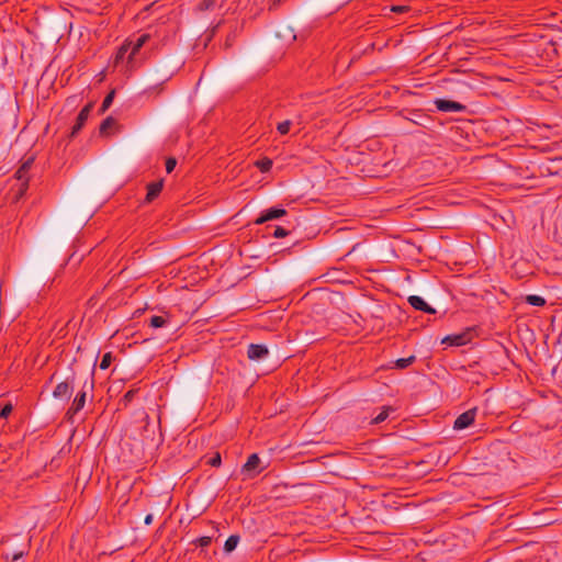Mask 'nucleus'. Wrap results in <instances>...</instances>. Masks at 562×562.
<instances>
[{"label": "nucleus", "instance_id": "obj_1", "mask_svg": "<svg viewBox=\"0 0 562 562\" xmlns=\"http://www.w3.org/2000/svg\"><path fill=\"white\" fill-rule=\"evenodd\" d=\"M75 380L76 372L70 369V373L55 386L53 397L56 400L68 401L74 392Z\"/></svg>", "mask_w": 562, "mask_h": 562}, {"label": "nucleus", "instance_id": "obj_2", "mask_svg": "<svg viewBox=\"0 0 562 562\" xmlns=\"http://www.w3.org/2000/svg\"><path fill=\"white\" fill-rule=\"evenodd\" d=\"M33 164H34V157L31 156V157L26 158L22 162V165L20 166V168L15 172L16 179L19 181H21V186H20V189H19V196H22L26 192V190H27V187H29V171L32 168Z\"/></svg>", "mask_w": 562, "mask_h": 562}, {"label": "nucleus", "instance_id": "obj_3", "mask_svg": "<svg viewBox=\"0 0 562 562\" xmlns=\"http://www.w3.org/2000/svg\"><path fill=\"white\" fill-rule=\"evenodd\" d=\"M88 384H89V389L93 390V386H94L93 379H91L90 382L85 381L81 391H79L77 393L76 397L72 401L71 406L69 407V409L67 412V414H74L75 415V414L79 413L85 407L86 397H87L86 389H87Z\"/></svg>", "mask_w": 562, "mask_h": 562}, {"label": "nucleus", "instance_id": "obj_4", "mask_svg": "<svg viewBox=\"0 0 562 562\" xmlns=\"http://www.w3.org/2000/svg\"><path fill=\"white\" fill-rule=\"evenodd\" d=\"M93 106H94V103L93 102H89L88 104H86L81 109V111L77 115L76 123L71 127V132H70V135H69L70 138L76 137L77 134L82 130V127L85 126V124H86V122H87L91 111L93 110Z\"/></svg>", "mask_w": 562, "mask_h": 562}, {"label": "nucleus", "instance_id": "obj_5", "mask_svg": "<svg viewBox=\"0 0 562 562\" xmlns=\"http://www.w3.org/2000/svg\"><path fill=\"white\" fill-rule=\"evenodd\" d=\"M440 112H465L467 106L460 102L437 98L434 101Z\"/></svg>", "mask_w": 562, "mask_h": 562}, {"label": "nucleus", "instance_id": "obj_6", "mask_svg": "<svg viewBox=\"0 0 562 562\" xmlns=\"http://www.w3.org/2000/svg\"><path fill=\"white\" fill-rule=\"evenodd\" d=\"M477 408L473 407L471 409H468L467 412L459 415L453 424V429L456 430H462L471 426L476 417Z\"/></svg>", "mask_w": 562, "mask_h": 562}, {"label": "nucleus", "instance_id": "obj_7", "mask_svg": "<svg viewBox=\"0 0 562 562\" xmlns=\"http://www.w3.org/2000/svg\"><path fill=\"white\" fill-rule=\"evenodd\" d=\"M260 463L261 460L257 453L250 454L241 468V473L248 477H254L261 472V469H259Z\"/></svg>", "mask_w": 562, "mask_h": 562}, {"label": "nucleus", "instance_id": "obj_8", "mask_svg": "<svg viewBox=\"0 0 562 562\" xmlns=\"http://www.w3.org/2000/svg\"><path fill=\"white\" fill-rule=\"evenodd\" d=\"M286 215V210L283 207H271L263 211L258 218H256L255 224L261 225L268 221L277 220Z\"/></svg>", "mask_w": 562, "mask_h": 562}, {"label": "nucleus", "instance_id": "obj_9", "mask_svg": "<svg viewBox=\"0 0 562 562\" xmlns=\"http://www.w3.org/2000/svg\"><path fill=\"white\" fill-rule=\"evenodd\" d=\"M411 306L417 311H422L427 314H435L436 310L425 302V300L418 295H411L407 299Z\"/></svg>", "mask_w": 562, "mask_h": 562}, {"label": "nucleus", "instance_id": "obj_10", "mask_svg": "<svg viewBox=\"0 0 562 562\" xmlns=\"http://www.w3.org/2000/svg\"><path fill=\"white\" fill-rule=\"evenodd\" d=\"M269 353L268 348L265 345L250 344L248 346L247 356L250 360H261Z\"/></svg>", "mask_w": 562, "mask_h": 562}, {"label": "nucleus", "instance_id": "obj_11", "mask_svg": "<svg viewBox=\"0 0 562 562\" xmlns=\"http://www.w3.org/2000/svg\"><path fill=\"white\" fill-rule=\"evenodd\" d=\"M164 180L160 179L158 181H154L147 184V194L145 198V202H153L162 191Z\"/></svg>", "mask_w": 562, "mask_h": 562}, {"label": "nucleus", "instance_id": "obj_12", "mask_svg": "<svg viewBox=\"0 0 562 562\" xmlns=\"http://www.w3.org/2000/svg\"><path fill=\"white\" fill-rule=\"evenodd\" d=\"M150 38L149 34H142L135 42H127L130 44L131 52L127 56L128 61L133 59V57L139 52V49L144 46L145 43Z\"/></svg>", "mask_w": 562, "mask_h": 562}, {"label": "nucleus", "instance_id": "obj_13", "mask_svg": "<svg viewBox=\"0 0 562 562\" xmlns=\"http://www.w3.org/2000/svg\"><path fill=\"white\" fill-rule=\"evenodd\" d=\"M443 344H449L450 346H463L468 342L467 334H457L449 335L442 339Z\"/></svg>", "mask_w": 562, "mask_h": 562}, {"label": "nucleus", "instance_id": "obj_14", "mask_svg": "<svg viewBox=\"0 0 562 562\" xmlns=\"http://www.w3.org/2000/svg\"><path fill=\"white\" fill-rule=\"evenodd\" d=\"M239 536L238 535H232L229 536L225 543H224V550L225 552L229 553L232 551H234L239 542Z\"/></svg>", "mask_w": 562, "mask_h": 562}, {"label": "nucleus", "instance_id": "obj_15", "mask_svg": "<svg viewBox=\"0 0 562 562\" xmlns=\"http://www.w3.org/2000/svg\"><path fill=\"white\" fill-rule=\"evenodd\" d=\"M390 412H394L391 406H384L382 411L372 419V424L378 425L383 423L390 415Z\"/></svg>", "mask_w": 562, "mask_h": 562}, {"label": "nucleus", "instance_id": "obj_16", "mask_svg": "<svg viewBox=\"0 0 562 562\" xmlns=\"http://www.w3.org/2000/svg\"><path fill=\"white\" fill-rule=\"evenodd\" d=\"M525 302L532 305V306H543L546 305L544 297L537 295V294H529L526 296Z\"/></svg>", "mask_w": 562, "mask_h": 562}, {"label": "nucleus", "instance_id": "obj_17", "mask_svg": "<svg viewBox=\"0 0 562 562\" xmlns=\"http://www.w3.org/2000/svg\"><path fill=\"white\" fill-rule=\"evenodd\" d=\"M255 166L261 171V172H268L272 168V160L268 157H263L260 160H257L255 162Z\"/></svg>", "mask_w": 562, "mask_h": 562}, {"label": "nucleus", "instance_id": "obj_18", "mask_svg": "<svg viewBox=\"0 0 562 562\" xmlns=\"http://www.w3.org/2000/svg\"><path fill=\"white\" fill-rule=\"evenodd\" d=\"M114 95H115V91L114 90H111L104 98L102 104H101V108L99 109V113L100 114H103L112 104L113 102V99H114Z\"/></svg>", "mask_w": 562, "mask_h": 562}, {"label": "nucleus", "instance_id": "obj_19", "mask_svg": "<svg viewBox=\"0 0 562 562\" xmlns=\"http://www.w3.org/2000/svg\"><path fill=\"white\" fill-rule=\"evenodd\" d=\"M168 319L164 316L154 315L149 319V326L153 328H161L167 324Z\"/></svg>", "mask_w": 562, "mask_h": 562}, {"label": "nucleus", "instance_id": "obj_20", "mask_svg": "<svg viewBox=\"0 0 562 562\" xmlns=\"http://www.w3.org/2000/svg\"><path fill=\"white\" fill-rule=\"evenodd\" d=\"M416 358L415 356H409L407 358H400L395 361V368L396 369H406L411 364L415 362Z\"/></svg>", "mask_w": 562, "mask_h": 562}, {"label": "nucleus", "instance_id": "obj_21", "mask_svg": "<svg viewBox=\"0 0 562 562\" xmlns=\"http://www.w3.org/2000/svg\"><path fill=\"white\" fill-rule=\"evenodd\" d=\"M128 52H131L130 44H123L115 55V64H119L121 60H123Z\"/></svg>", "mask_w": 562, "mask_h": 562}, {"label": "nucleus", "instance_id": "obj_22", "mask_svg": "<svg viewBox=\"0 0 562 562\" xmlns=\"http://www.w3.org/2000/svg\"><path fill=\"white\" fill-rule=\"evenodd\" d=\"M115 124V120L112 116H108L105 120L102 121L100 124V133L104 134L108 132L109 128H111Z\"/></svg>", "mask_w": 562, "mask_h": 562}, {"label": "nucleus", "instance_id": "obj_23", "mask_svg": "<svg viewBox=\"0 0 562 562\" xmlns=\"http://www.w3.org/2000/svg\"><path fill=\"white\" fill-rule=\"evenodd\" d=\"M112 360H113V356L111 352L104 353L100 361V364H99L100 369L106 370L111 366Z\"/></svg>", "mask_w": 562, "mask_h": 562}, {"label": "nucleus", "instance_id": "obj_24", "mask_svg": "<svg viewBox=\"0 0 562 562\" xmlns=\"http://www.w3.org/2000/svg\"><path fill=\"white\" fill-rule=\"evenodd\" d=\"M217 0H202L199 4H198V9L200 11H207V10H211L214 8L215 3H216Z\"/></svg>", "mask_w": 562, "mask_h": 562}, {"label": "nucleus", "instance_id": "obj_25", "mask_svg": "<svg viewBox=\"0 0 562 562\" xmlns=\"http://www.w3.org/2000/svg\"><path fill=\"white\" fill-rule=\"evenodd\" d=\"M291 121L286 120V121H283V122H280L277 126V130L280 134L282 135H285L289 133L290 131V127H291Z\"/></svg>", "mask_w": 562, "mask_h": 562}, {"label": "nucleus", "instance_id": "obj_26", "mask_svg": "<svg viewBox=\"0 0 562 562\" xmlns=\"http://www.w3.org/2000/svg\"><path fill=\"white\" fill-rule=\"evenodd\" d=\"M207 464H210L211 467H220L221 463H222V458H221V454L220 452H215L207 461H206Z\"/></svg>", "mask_w": 562, "mask_h": 562}, {"label": "nucleus", "instance_id": "obj_27", "mask_svg": "<svg viewBox=\"0 0 562 562\" xmlns=\"http://www.w3.org/2000/svg\"><path fill=\"white\" fill-rule=\"evenodd\" d=\"M289 234V231L285 229L284 227L282 226H276L274 227V231L272 233V236L274 238H282V237H285L286 235Z\"/></svg>", "mask_w": 562, "mask_h": 562}, {"label": "nucleus", "instance_id": "obj_28", "mask_svg": "<svg viewBox=\"0 0 562 562\" xmlns=\"http://www.w3.org/2000/svg\"><path fill=\"white\" fill-rule=\"evenodd\" d=\"M212 542V538L211 537H207V536H204V537H200L198 538L194 543L201 548H205V547H209Z\"/></svg>", "mask_w": 562, "mask_h": 562}, {"label": "nucleus", "instance_id": "obj_29", "mask_svg": "<svg viewBox=\"0 0 562 562\" xmlns=\"http://www.w3.org/2000/svg\"><path fill=\"white\" fill-rule=\"evenodd\" d=\"M136 394V390H130L127 391L124 396L122 397V402L126 406L128 403H131Z\"/></svg>", "mask_w": 562, "mask_h": 562}, {"label": "nucleus", "instance_id": "obj_30", "mask_svg": "<svg viewBox=\"0 0 562 562\" xmlns=\"http://www.w3.org/2000/svg\"><path fill=\"white\" fill-rule=\"evenodd\" d=\"M177 166V160L176 158L173 157H169L167 160H166V171L168 173L172 172L173 169L176 168Z\"/></svg>", "mask_w": 562, "mask_h": 562}, {"label": "nucleus", "instance_id": "obj_31", "mask_svg": "<svg viewBox=\"0 0 562 562\" xmlns=\"http://www.w3.org/2000/svg\"><path fill=\"white\" fill-rule=\"evenodd\" d=\"M12 405L11 404H7L4 405L1 411H0V417L1 418H8V416L12 413Z\"/></svg>", "mask_w": 562, "mask_h": 562}, {"label": "nucleus", "instance_id": "obj_32", "mask_svg": "<svg viewBox=\"0 0 562 562\" xmlns=\"http://www.w3.org/2000/svg\"><path fill=\"white\" fill-rule=\"evenodd\" d=\"M411 10L408 5H392L391 11L394 13H406Z\"/></svg>", "mask_w": 562, "mask_h": 562}, {"label": "nucleus", "instance_id": "obj_33", "mask_svg": "<svg viewBox=\"0 0 562 562\" xmlns=\"http://www.w3.org/2000/svg\"><path fill=\"white\" fill-rule=\"evenodd\" d=\"M414 117H411L409 120L413 122V123H416L418 125H423V123L419 121V119H426L425 114L420 113V112H415L413 113Z\"/></svg>", "mask_w": 562, "mask_h": 562}, {"label": "nucleus", "instance_id": "obj_34", "mask_svg": "<svg viewBox=\"0 0 562 562\" xmlns=\"http://www.w3.org/2000/svg\"><path fill=\"white\" fill-rule=\"evenodd\" d=\"M25 553H26L25 551L14 552L12 554V561L15 562V561L20 560L21 558L24 557Z\"/></svg>", "mask_w": 562, "mask_h": 562}, {"label": "nucleus", "instance_id": "obj_35", "mask_svg": "<svg viewBox=\"0 0 562 562\" xmlns=\"http://www.w3.org/2000/svg\"><path fill=\"white\" fill-rule=\"evenodd\" d=\"M283 0H270L269 10L277 8Z\"/></svg>", "mask_w": 562, "mask_h": 562}, {"label": "nucleus", "instance_id": "obj_36", "mask_svg": "<svg viewBox=\"0 0 562 562\" xmlns=\"http://www.w3.org/2000/svg\"><path fill=\"white\" fill-rule=\"evenodd\" d=\"M153 514H148L146 515L145 519H144V522L145 525H150L153 522Z\"/></svg>", "mask_w": 562, "mask_h": 562}, {"label": "nucleus", "instance_id": "obj_37", "mask_svg": "<svg viewBox=\"0 0 562 562\" xmlns=\"http://www.w3.org/2000/svg\"><path fill=\"white\" fill-rule=\"evenodd\" d=\"M232 40H233V36H232V34H229V35L227 36V40H226V45H231V41H232Z\"/></svg>", "mask_w": 562, "mask_h": 562}, {"label": "nucleus", "instance_id": "obj_38", "mask_svg": "<svg viewBox=\"0 0 562 562\" xmlns=\"http://www.w3.org/2000/svg\"><path fill=\"white\" fill-rule=\"evenodd\" d=\"M54 378H55V373H54V374H52V376H50L49 381L52 382Z\"/></svg>", "mask_w": 562, "mask_h": 562}]
</instances>
